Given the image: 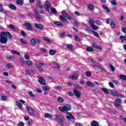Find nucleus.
<instances>
[{
  "label": "nucleus",
  "mask_w": 126,
  "mask_h": 126,
  "mask_svg": "<svg viewBox=\"0 0 126 126\" xmlns=\"http://www.w3.org/2000/svg\"><path fill=\"white\" fill-rule=\"evenodd\" d=\"M42 88L45 91H49V90H50V87L47 86H43Z\"/></svg>",
  "instance_id": "31"
},
{
  "label": "nucleus",
  "mask_w": 126,
  "mask_h": 126,
  "mask_svg": "<svg viewBox=\"0 0 126 126\" xmlns=\"http://www.w3.org/2000/svg\"><path fill=\"white\" fill-rule=\"evenodd\" d=\"M34 39L35 40V43L36 44H40V43H41V39L40 37H37L35 38Z\"/></svg>",
  "instance_id": "23"
},
{
  "label": "nucleus",
  "mask_w": 126,
  "mask_h": 126,
  "mask_svg": "<svg viewBox=\"0 0 126 126\" xmlns=\"http://www.w3.org/2000/svg\"><path fill=\"white\" fill-rule=\"evenodd\" d=\"M36 19L37 20H43V18H42V17H41V16L37 15L36 16Z\"/></svg>",
  "instance_id": "58"
},
{
  "label": "nucleus",
  "mask_w": 126,
  "mask_h": 126,
  "mask_svg": "<svg viewBox=\"0 0 126 126\" xmlns=\"http://www.w3.org/2000/svg\"><path fill=\"white\" fill-rule=\"evenodd\" d=\"M7 27L9 29H11L12 31H15V27H14V25L10 24L9 25H7Z\"/></svg>",
  "instance_id": "19"
},
{
  "label": "nucleus",
  "mask_w": 126,
  "mask_h": 126,
  "mask_svg": "<svg viewBox=\"0 0 126 126\" xmlns=\"http://www.w3.org/2000/svg\"><path fill=\"white\" fill-rule=\"evenodd\" d=\"M62 13V15H63V16H64V17H65L67 14V13L65 12V11H63Z\"/></svg>",
  "instance_id": "52"
},
{
  "label": "nucleus",
  "mask_w": 126,
  "mask_h": 126,
  "mask_svg": "<svg viewBox=\"0 0 126 126\" xmlns=\"http://www.w3.org/2000/svg\"><path fill=\"white\" fill-rule=\"evenodd\" d=\"M69 78L76 80H77V78H78V75H77V74H74V75H73L72 76H69Z\"/></svg>",
  "instance_id": "16"
},
{
  "label": "nucleus",
  "mask_w": 126,
  "mask_h": 126,
  "mask_svg": "<svg viewBox=\"0 0 126 126\" xmlns=\"http://www.w3.org/2000/svg\"><path fill=\"white\" fill-rule=\"evenodd\" d=\"M36 92H38V93H41L42 92V90L40 89H36Z\"/></svg>",
  "instance_id": "64"
},
{
  "label": "nucleus",
  "mask_w": 126,
  "mask_h": 126,
  "mask_svg": "<svg viewBox=\"0 0 126 126\" xmlns=\"http://www.w3.org/2000/svg\"><path fill=\"white\" fill-rule=\"evenodd\" d=\"M75 39L76 40V41H78V42H80V38H79L78 36L75 35Z\"/></svg>",
  "instance_id": "59"
},
{
  "label": "nucleus",
  "mask_w": 126,
  "mask_h": 126,
  "mask_svg": "<svg viewBox=\"0 0 126 126\" xmlns=\"http://www.w3.org/2000/svg\"><path fill=\"white\" fill-rule=\"evenodd\" d=\"M11 54H14L15 55H17L18 56H19V55H20V53L15 51V50H11Z\"/></svg>",
  "instance_id": "29"
},
{
  "label": "nucleus",
  "mask_w": 126,
  "mask_h": 126,
  "mask_svg": "<svg viewBox=\"0 0 126 126\" xmlns=\"http://www.w3.org/2000/svg\"><path fill=\"white\" fill-rule=\"evenodd\" d=\"M93 35H94V36H95V37H97V38H99L100 37L99 33H98V32L95 31H93Z\"/></svg>",
  "instance_id": "34"
},
{
  "label": "nucleus",
  "mask_w": 126,
  "mask_h": 126,
  "mask_svg": "<svg viewBox=\"0 0 126 126\" xmlns=\"http://www.w3.org/2000/svg\"><path fill=\"white\" fill-rule=\"evenodd\" d=\"M111 95H112L113 96H114V97H115L116 96H117L118 93L116 91H112L111 92Z\"/></svg>",
  "instance_id": "38"
},
{
  "label": "nucleus",
  "mask_w": 126,
  "mask_h": 126,
  "mask_svg": "<svg viewBox=\"0 0 126 126\" xmlns=\"http://www.w3.org/2000/svg\"><path fill=\"white\" fill-rule=\"evenodd\" d=\"M49 54L50 55H54L55 54H56V51L51 49L49 51Z\"/></svg>",
  "instance_id": "42"
},
{
  "label": "nucleus",
  "mask_w": 126,
  "mask_h": 126,
  "mask_svg": "<svg viewBox=\"0 0 126 126\" xmlns=\"http://www.w3.org/2000/svg\"><path fill=\"white\" fill-rule=\"evenodd\" d=\"M88 7L91 10H94V6L92 5V4H89Z\"/></svg>",
  "instance_id": "40"
},
{
  "label": "nucleus",
  "mask_w": 126,
  "mask_h": 126,
  "mask_svg": "<svg viewBox=\"0 0 126 126\" xmlns=\"http://www.w3.org/2000/svg\"><path fill=\"white\" fill-rule=\"evenodd\" d=\"M20 42L21 43V44H23L24 45H27V44L28 43V41H27V40L24 39L23 38H21Z\"/></svg>",
  "instance_id": "14"
},
{
  "label": "nucleus",
  "mask_w": 126,
  "mask_h": 126,
  "mask_svg": "<svg viewBox=\"0 0 126 126\" xmlns=\"http://www.w3.org/2000/svg\"><path fill=\"white\" fill-rule=\"evenodd\" d=\"M89 23L91 25V26H92V25H94V24H95V22L94 21V20L92 19H90V22Z\"/></svg>",
  "instance_id": "37"
},
{
  "label": "nucleus",
  "mask_w": 126,
  "mask_h": 126,
  "mask_svg": "<svg viewBox=\"0 0 126 126\" xmlns=\"http://www.w3.org/2000/svg\"><path fill=\"white\" fill-rule=\"evenodd\" d=\"M73 86H74V87H75V88H78L79 89H81V87H80V86H78V85L76 84H73Z\"/></svg>",
  "instance_id": "47"
},
{
  "label": "nucleus",
  "mask_w": 126,
  "mask_h": 126,
  "mask_svg": "<svg viewBox=\"0 0 126 126\" xmlns=\"http://www.w3.org/2000/svg\"><path fill=\"white\" fill-rule=\"evenodd\" d=\"M120 40H121L122 43H124V41H126V36L121 35L120 37Z\"/></svg>",
  "instance_id": "25"
},
{
  "label": "nucleus",
  "mask_w": 126,
  "mask_h": 126,
  "mask_svg": "<svg viewBox=\"0 0 126 126\" xmlns=\"http://www.w3.org/2000/svg\"><path fill=\"white\" fill-rule=\"evenodd\" d=\"M91 126H99V124H98V122H97L96 121H94V122H92Z\"/></svg>",
  "instance_id": "30"
},
{
  "label": "nucleus",
  "mask_w": 126,
  "mask_h": 126,
  "mask_svg": "<svg viewBox=\"0 0 126 126\" xmlns=\"http://www.w3.org/2000/svg\"><path fill=\"white\" fill-rule=\"evenodd\" d=\"M40 50L42 51V53H47V50L45 48H40Z\"/></svg>",
  "instance_id": "63"
},
{
  "label": "nucleus",
  "mask_w": 126,
  "mask_h": 126,
  "mask_svg": "<svg viewBox=\"0 0 126 126\" xmlns=\"http://www.w3.org/2000/svg\"><path fill=\"white\" fill-rule=\"evenodd\" d=\"M122 102V99L121 98H117L114 103V106L116 108H119L121 106V102Z\"/></svg>",
  "instance_id": "7"
},
{
  "label": "nucleus",
  "mask_w": 126,
  "mask_h": 126,
  "mask_svg": "<svg viewBox=\"0 0 126 126\" xmlns=\"http://www.w3.org/2000/svg\"><path fill=\"white\" fill-rule=\"evenodd\" d=\"M73 92L75 96H76L77 98H80V96H81V93L80 91L74 89L73 90Z\"/></svg>",
  "instance_id": "9"
},
{
  "label": "nucleus",
  "mask_w": 126,
  "mask_h": 126,
  "mask_svg": "<svg viewBox=\"0 0 126 126\" xmlns=\"http://www.w3.org/2000/svg\"><path fill=\"white\" fill-rule=\"evenodd\" d=\"M60 18L61 19V20H62V21H66V19H65V18H64V17L63 16V15H61L60 16Z\"/></svg>",
  "instance_id": "44"
},
{
  "label": "nucleus",
  "mask_w": 126,
  "mask_h": 126,
  "mask_svg": "<svg viewBox=\"0 0 126 126\" xmlns=\"http://www.w3.org/2000/svg\"><path fill=\"white\" fill-rule=\"evenodd\" d=\"M109 85L111 88H114V87H115V85H114V84L112 82H109Z\"/></svg>",
  "instance_id": "49"
},
{
  "label": "nucleus",
  "mask_w": 126,
  "mask_h": 126,
  "mask_svg": "<svg viewBox=\"0 0 126 126\" xmlns=\"http://www.w3.org/2000/svg\"><path fill=\"white\" fill-rule=\"evenodd\" d=\"M91 27H92L93 30H98V27L97 26H95V25H92V26H91Z\"/></svg>",
  "instance_id": "32"
},
{
  "label": "nucleus",
  "mask_w": 126,
  "mask_h": 126,
  "mask_svg": "<svg viewBox=\"0 0 126 126\" xmlns=\"http://www.w3.org/2000/svg\"><path fill=\"white\" fill-rule=\"evenodd\" d=\"M16 105L20 109L22 108V104H21L20 102L18 101L16 102Z\"/></svg>",
  "instance_id": "41"
},
{
  "label": "nucleus",
  "mask_w": 126,
  "mask_h": 126,
  "mask_svg": "<svg viewBox=\"0 0 126 126\" xmlns=\"http://www.w3.org/2000/svg\"><path fill=\"white\" fill-rule=\"evenodd\" d=\"M111 4L113 5H117V2L116 1V0H112L111 1Z\"/></svg>",
  "instance_id": "54"
},
{
  "label": "nucleus",
  "mask_w": 126,
  "mask_h": 126,
  "mask_svg": "<svg viewBox=\"0 0 126 126\" xmlns=\"http://www.w3.org/2000/svg\"><path fill=\"white\" fill-rule=\"evenodd\" d=\"M57 100L58 102H60V103H63V98L62 97H58Z\"/></svg>",
  "instance_id": "46"
},
{
  "label": "nucleus",
  "mask_w": 126,
  "mask_h": 126,
  "mask_svg": "<svg viewBox=\"0 0 126 126\" xmlns=\"http://www.w3.org/2000/svg\"><path fill=\"white\" fill-rule=\"evenodd\" d=\"M46 64L40 63L38 64H36L35 66L37 68H38L39 70L43 71V68H42V66H46Z\"/></svg>",
  "instance_id": "8"
},
{
  "label": "nucleus",
  "mask_w": 126,
  "mask_h": 126,
  "mask_svg": "<svg viewBox=\"0 0 126 126\" xmlns=\"http://www.w3.org/2000/svg\"><path fill=\"white\" fill-rule=\"evenodd\" d=\"M9 8H10V9L15 10L17 8H16V6L14 5V4L12 3L9 4Z\"/></svg>",
  "instance_id": "13"
},
{
  "label": "nucleus",
  "mask_w": 126,
  "mask_h": 126,
  "mask_svg": "<svg viewBox=\"0 0 126 126\" xmlns=\"http://www.w3.org/2000/svg\"><path fill=\"white\" fill-rule=\"evenodd\" d=\"M86 85H87V86H90L91 87H94V86H95L94 83L90 81H87L86 82Z\"/></svg>",
  "instance_id": "17"
},
{
  "label": "nucleus",
  "mask_w": 126,
  "mask_h": 126,
  "mask_svg": "<svg viewBox=\"0 0 126 126\" xmlns=\"http://www.w3.org/2000/svg\"><path fill=\"white\" fill-rule=\"evenodd\" d=\"M25 63L27 64V65H29V66H32V65H33V62L31 61H28Z\"/></svg>",
  "instance_id": "21"
},
{
  "label": "nucleus",
  "mask_w": 126,
  "mask_h": 126,
  "mask_svg": "<svg viewBox=\"0 0 126 126\" xmlns=\"http://www.w3.org/2000/svg\"><path fill=\"white\" fill-rule=\"evenodd\" d=\"M6 59H7V60H13L14 57H13V56H10L7 57H6Z\"/></svg>",
  "instance_id": "57"
},
{
  "label": "nucleus",
  "mask_w": 126,
  "mask_h": 126,
  "mask_svg": "<svg viewBox=\"0 0 126 126\" xmlns=\"http://www.w3.org/2000/svg\"><path fill=\"white\" fill-rule=\"evenodd\" d=\"M36 5L37 7L40 8V9H42L43 8V6H42V3H36Z\"/></svg>",
  "instance_id": "33"
},
{
  "label": "nucleus",
  "mask_w": 126,
  "mask_h": 126,
  "mask_svg": "<svg viewBox=\"0 0 126 126\" xmlns=\"http://www.w3.org/2000/svg\"><path fill=\"white\" fill-rule=\"evenodd\" d=\"M6 67H7L8 69H11V68H13V66L9 64H6Z\"/></svg>",
  "instance_id": "43"
},
{
  "label": "nucleus",
  "mask_w": 126,
  "mask_h": 126,
  "mask_svg": "<svg viewBox=\"0 0 126 126\" xmlns=\"http://www.w3.org/2000/svg\"><path fill=\"white\" fill-rule=\"evenodd\" d=\"M115 23L114 22H111L110 23V26L112 28H114L115 27Z\"/></svg>",
  "instance_id": "60"
},
{
  "label": "nucleus",
  "mask_w": 126,
  "mask_h": 126,
  "mask_svg": "<svg viewBox=\"0 0 126 126\" xmlns=\"http://www.w3.org/2000/svg\"><path fill=\"white\" fill-rule=\"evenodd\" d=\"M23 3H24L23 0H17L16 1V4L18 5H23Z\"/></svg>",
  "instance_id": "18"
},
{
  "label": "nucleus",
  "mask_w": 126,
  "mask_h": 126,
  "mask_svg": "<svg viewBox=\"0 0 126 126\" xmlns=\"http://www.w3.org/2000/svg\"><path fill=\"white\" fill-rule=\"evenodd\" d=\"M37 81L42 85H46V80L42 76L39 77Z\"/></svg>",
  "instance_id": "6"
},
{
  "label": "nucleus",
  "mask_w": 126,
  "mask_h": 126,
  "mask_svg": "<svg viewBox=\"0 0 126 126\" xmlns=\"http://www.w3.org/2000/svg\"><path fill=\"white\" fill-rule=\"evenodd\" d=\"M102 91L105 93V94H109V91H108V89L106 88H101Z\"/></svg>",
  "instance_id": "26"
},
{
  "label": "nucleus",
  "mask_w": 126,
  "mask_h": 126,
  "mask_svg": "<svg viewBox=\"0 0 126 126\" xmlns=\"http://www.w3.org/2000/svg\"><path fill=\"white\" fill-rule=\"evenodd\" d=\"M43 39L44 40V41L45 42H46V43H51V40L47 37H42Z\"/></svg>",
  "instance_id": "35"
},
{
  "label": "nucleus",
  "mask_w": 126,
  "mask_h": 126,
  "mask_svg": "<svg viewBox=\"0 0 126 126\" xmlns=\"http://www.w3.org/2000/svg\"><path fill=\"white\" fill-rule=\"evenodd\" d=\"M1 100L2 101H6V100H7V98H6L4 96H1Z\"/></svg>",
  "instance_id": "53"
},
{
  "label": "nucleus",
  "mask_w": 126,
  "mask_h": 126,
  "mask_svg": "<svg viewBox=\"0 0 126 126\" xmlns=\"http://www.w3.org/2000/svg\"><path fill=\"white\" fill-rule=\"evenodd\" d=\"M71 107L70 105L69 104H66L63 107L60 106L59 107L58 110L60 111V112H62V113H65V112H67V111H69L70 110Z\"/></svg>",
  "instance_id": "3"
},
{
  "label": "nucleus",
  "mask_w": 126,
  "mask_h": 126,
  "mask_svg": "<svg viewBox=\"0 0 126 126\" xmlns=\"http://www.w3.org/2000/svg\"><path fill=\"white\" fill-rule=\"evenodd\" d=\"M31 44L32 46H35V45H36V41L35 38L32 39L31 41Z\"/></svg>",
  "instance_id": "28"
},
{
  "label": "nucleus",
  "mask_w": 126,
  "mask_h": 126,
  "mask_svg": "<svg viewBox=\"0 0 126 126\" xmlns=\"http://www.w3.org/2000/svg\"><path fill=\"white\" fill-rule=\"evenodd\" d=\"M7 37L9 39L12 38V35L9 32H2L0 34V43L1 44H6L7 43Z\"/></svg>",
  "instance_id": "1"
},
{
  "label": "nucleus",
  "mask_w": 126,
  "mask_h": 126,
  "mask_svg": "<svg viewBox=\"0 0 126 126\" xmlns=\"http://www.w3.org/2000/svg\"><path fill=\"white\" fill-rule=\"evenodd\" d=\"M34 26L36 29H39V30L43 29V25L42 24L35 23Z\"/></svg>",
  "instance_id": "11"
},
{
  "label": "nucleus",
  "mask_w": 126,
  "mask_h": 126,
  "mask_svg": "<svg viewBox=\"0 0 126 126\" xmlns=\"http://www.w3.org/2000/svg\"><path fill=\"white\" fill-rule=\"evenodd\" d=\"M55 120L57 121V123L61 126L64 125V121H63V117L61 115H57L55 117Z\"/></svg>",
  "instance_id": "2"
},
{
  "label": "nucleus",
  "mask_w": 126,
  "mask_h": 126,
  "mask_svg": "<svg viewBox=\"0 0 126 126\" xmlns=\"http://www.w3.org/2000/svg\"><path fill=\"white\" fill-rule=\"evenodd\" d=\"M45 118H49V119H52L53 118V115L52 114H50L49 113H46L44 115Z\"/></svg>",
  "instance_id": "27"
},
{
  "label": "nucleus",
  "mask_w": 126,
  "mask_h": 126,
  "mask_svg": "<svg viewBox=\"0 0 126 126\" xmlns=\"http://www.w3.org/2000/svg\"><path fill=\"white\" fill-rule=\"evenodd\" d=\"M18 126H24V123L20 122L18 124Z\"/></svg>",
  "instance_id": "61"
},
{
  "label": "nucleus",
  "mask_w": 126,
  "mask_h": 126,
  "mask_svg": "<svg viewBox=\"0 0 126 126\" xmlns=\"http://www.w3.org/2000/svg\"><path fill=\"white\" fill-rule=\"evenodd\" d=\"M66 115H67L66 118L68 120H74V117H73L72 115H71V113L66 112Z\"/></svg>",
  "instance_id": "10"
},
{
  "label": "nucleus",
  "mask_w": 126,
  "mask_h": 126,
  "mask_svg": "<svg viewBox=\"0 0 126 126\" xmlns=\"http://www.w3.org/2000/svg\"><path fill=\"white\" fill-rule=\"evenodd\" d=\"M54 23L55 25H57V26H60V27L63 26V24L59 21H54Z\"/></svg>",
  "instance_id": "15"
},
{
  "label": "nucleus",
  "mask_w": 126,
  "mask_h": 126,
  "mask_svg": "<svg viewBox=\"0 0 126 126\" xmlns=\"http://www.w3.org/2000/svg\"><path fill=\"white\" fill-rule=\"evenodd\" d=\"M86 51H87V52H93L94 50L93 49V47L89 46L87 47Z\"/></svg>",
  "instance_id": "22"
},
{
  "label": "nucleus",
  "mask_w": 126,
  "mask_h": 126,
  "mask_svg": "<svg viewBox=\"0 0 126 126\" xmlns=\"http://www.w3.org/2000/svg\"><path fill=\"white\" fill-rule=\"evenodd\" d=\"M110 67L111 69V70H112V71H115V70H116V69H115V67H114V66H113L112 64H110Z\"/></svg>",
  "instance_id": "55"
},
{
  "label": "nucleus",
  "mask_w": 126,
  "mask_h": 126,
  "mask_svg": "<svg viewBox=\"0 0 126 126\" xmlns=\"http://www.w3.org/2000/svg\"><path fill=\"white\" fill-rule=\"evenodd\" d=\"M86 75L87 76H91V72H90L89 71H87L86 72Z\"/></svg>",
  "instance_id": "62"
},
{
  "label": "nucleus",
  "mask_w": 126,
  "mask_h": 126,
  "mask_svg": "<svg viewBox=\"0 0 126 126\" xmlns=\"http://www.w3.org/2000/svg\"><path fill=\"white\" fill-rule=\"evenodd\" d=\"M27 111H28L29 114H30V116H34V110L32 109V107L29 106H27L26 107Z\"/></svg>",
  "instance_id": "5"
},
{
  "label": "nucleus",
  "mask_w": 126,
  "mask_h": 126,
  "mask_svg": "<svg viewBox=\"0 0 126 126\" xmlns=\"http://www.w3.org/2000/svg\"><path fill=\"white\" fill-rule=\"evenodd\" d=\"M121 30L123 33H126V28L125 27H122Z\"/></svg>",
  "instance_id": "51"
},
{
  "label": "nucleus",
  "mask_w": 126,
  "mask_h": 126,
  "mask_svg": "<svg viewBox=\"0 0 126 126\" xmlns=\"http://www.w3.org/2000/svg\"><path fill=\"white\" fill-rule=\"evenodd\" d=\"M44 7H45V10L47 12L50 11V8L51 7V3L49 1H46L44 3Z\"/></svg>",
  "instance_id": "4"
},
{
  "label": "nucleus",
  "mask_w": 126,
  "mask_h": 126,
  "mask_svg": "<svg viewBox=\"0 0 126 126\" xmlns=\"http://www.w3.org/2000/svg\"><path fill=\"white\" fill-rule=\"evenodd\" d=\"M29 95H30L32 98H34L35 97V95L33 94V93L32 91L29 92Z\"/></svg>",
  "instance_id": "45"
},
{
  "label": "nucleus",
  "mask_w": 126,
  "mask_h": 126,
  "mask_svg": "<svg viewBox=\"0 0 126 126\" xmlns=\"http://www.w3.org/2000/svg\"><path fill=\"white\" fill-rule=\"evenodd\" d=\"M50 10L51 11L52 13H54V14H57L58 13V12H57V9H56L54 7H51Z\"/></svg>",
  "instance_id": "24"
},
{
  "label": "nucleus",
  "mask_w": 126,
  "mask_h": 126,
  "mask_svg": "<svg viewBox=\"0 0 126 126\" xmlns=\"http://www.w3.org/2000/svg\"><path fill=\"white\" fill-rule=\"evenodd\" d=\"M119 77L121 78V79H123V80H125L126 81V76L125 75H120L119 76Z\"/></svg>",
  "instance_id": "36"
},
{
  "label": "nucleus",
  "mask_w": 126,
  "mask_h": 126,
  "mask_svg": "<svg viewBox=\"0 0 126 126\" xmlns=\"http://www.w3.org/2000/svg\"><path fill=\"white\" fill-rule=\"evenodd\" d=\"M91 61L94 66H97V63L94 60H93V59H92Z\"/></svg>",
  "instance_id": "50"
},
{
  "label": "nucleus",
  "mask_w": 126,
  "mask_h": 126,
  "mask_svg": "<svg viewBox=\"0 0 126 126\" xmlns=\"http://www.w3.org/2000/svg\"><path fill=\"white\" fill-rule=\"evenodd\" d=\"M67 48L70 50H72L73 49L72 46L71 44L67 45Z\"/></svg>",
  "instance_id": "48"
},
{
  "label": "nucleus",
  "mask_w": 126,
  "mask_h": 126,
  "mask_svg": "<svg viewBox=\"0 0 126 126\" xmlns=\"http://www.w3.org/2000/svg\"><path fill=\"white\" fill-rule=\"evenodd\" d=\"M54 88H55V89L56 90H58V91H60V90H62V89L63 88L62 87V86H55L54 87Z\"/></svg>",
  "instance_id": "39"
},
{
  "label": "nucleus",
  "mask_w": 126,
  "mask_h": 126,
  "mask_svg": "<svg viewBox=\"0 0 126 126\" xmlns=\"http://www.w3.org/2000/svg\"><path fill=\"white\" fill-rule=\"evenodd\" d=\"M102 7L103 9H105V11H106V12H108V13H110V9H109V8H108V7H107V6H106L105 5H102Z\"/></svg>",
  "instance_id": "20"
},
{
  "label": "nucleus",
  "mask_w": 126,
  "mask_h": 126,
  "mask_svg": "<svg viewBox=\"0 0 126 126\" xmlns=\"http://www.w3.org/2000/svg\"><path fill=\"white\" fill-rule=\"evenodd\" d=\"M66 19H68V20H71V17L68 15V14H67V15L65 17Z\"/></svg>",
  "instance_id": "56"
},
{
  "label": "nucleus",
  "mask_w": 126,
  "mask_h": 126,
  "mask_svg": "<svg viewBox=\"0 0 126 126\" xmlns=\"http://www.w3.org/2000/svg\"><path fill=\"white\" fill-rule=\"evenodd\" d=\"M24 25L28 30H32V29H33L32 26H31V24L29 23H25Z\"/></svg>",
  "instance_id": "12"
}]
</instances>
